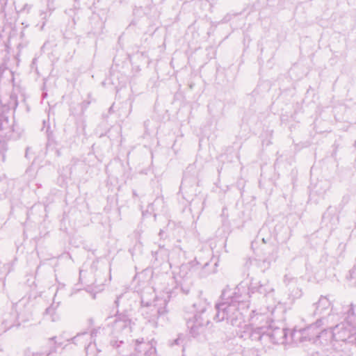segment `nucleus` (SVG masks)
<instances>
[{"label": "nucleus", "mask_w": 356, "mask_h": 356, "mask_svg": "<svg viewBox=\"0 0 356 356\" xmlns=\"http://www.w3.org/2000/svg\"><path fill=\"white\" fill-rule=\"evenodd\" d=\"M250 296L241 284L233 289L224 290L221 300L215 305V319L220 322L227 321L233 326L241 327L243 316L241 310L249 308Z\"/></svg>", "instance_id": "f257e3e1"}, {"label": "nucleus", "mask_w": 356, "mask_h": 356, "mask_svg": "<svg viewBox=\"0 0 356 356\" xmlns=\"http://www.w3.org/2000/svg\"><path fill=\"white\" fill-rule=\"evenodd\" d=\"M134 324L131 315L126 312L118 313L111 325V335L109 345L111 349L119 353L118 356H128L129 345L124 339L127 337Z\"/></svg>", "instance_id": "f03ea898"}, {"label": "nucleus", "mask_w": 356, "mask_h": 356, "mask_svg": "<svg viewBox=\"0 0 356 356\" xmlns=\"http://www.w3.org/2000/svg\"><path fill=\"white\" fill-rule=\"evenodd\" d=\"M342 313L343 321L332 327V339L356 346V304L343 307Z\"/></svg>", "instance_id": "7ed1b4c3"}, {"label": "nucleus", "mask_w": 356, "mask_h": 356, "mask_svg": "<svg viewBox=\"0 0 356 356\" xmlns=\"http://www.w3.org/2000/svg\"><path fill=\"white\" fill-rule=\"evenodd\" d=\"M173 287L165 286L161 289L162 297L154 295L153 300L147 297L148 292H143L141 296V312L144 318L154 325H156L158 318L167 312L166 305L170 298Z\"/></svg>", "instance_id": "20e7f679"}, {"label": "nucleus", "mask_w": 356, "mask_h": 356, "mask_svg": "<svg viewBox=\"0 0 356 356\" xmlns=\"http://www.w3.org/2000/svg\"><path fill=\"white\" fill-rule=\"evenodd\" d=\"M210 305L207 300L200 299L193 305V314L186 316V325L190 334L197 337L203 333L210 323L209 309Z\"/></svg>", "instance_id": "39448f33"}, {"label": "nucleus", "mask_w": 356, "mask_h": 356, "mask_svg": "<svg viewBox=\"0 0 356 356\" xmlns=\"http://www.w3.org/2000/svg\"><path fill=\"white\" fill-rule=\"evenodd\" d=\"M210 263L205 261L200 263L196 259L190 262L181 264L179 268V272L175 274L174 278L177 284H181L182 281L190 277L193 274L198 275L200 277H204L211 273L213 270H209Z\"/></svg>", "instance_id": "423d86ee"}, {"label": "nucleus", "mask_w": 356, "mask_h": 356, "mask_svg": "<svg viewBox=\"0 0 356 356\" xmlns=\"http://www.w3.org/2000/svg\"><path fill=\"white\" fill-rule=\"evenodd\" d=\"M241 327V330L238 332L240 338L252 342L267 343L268 336L266 334V327H254L252 324H244Z\"/></svg>", "instance_id": "0eeeda50"}, {"label": "nucleus", "mask_w": 356, "mask_h": 356, "mask_svg": "<svg viewBox=\"0 0 356 356\" xmlns=\"http://www.w3.org/2000/svg\"><path fill=\"white\" fill-rule=\"evenodd\" d=\"M134 351H131V347L129 345L128 356H157L156 354V341L154 339L150 341H145L143 338L137 339L135 341ZM114 356H118L120 354L118 351Z\"/></svg>", "instance_id": "6e6552de"}, {"label": "nucleus", "mask_w": 356, "mask_h": 356, "mask_svg": "<svg viewBox=\"0 0 356 356\" xmlns=\"http://www.w3.org/2000/svg\"><path fill=\"white\" fill-rule=\"evenodd\" d=\"M314 332V325L305 328L289 330L287 343L298 344L306 341H312V337L316 334Z\"/></svg>", "instance_id": "1a4fd4ad"}, {"label": "nucleus", "mask_w": 356, "mask_h": 356, "mask_svg": "<svg viewBox=\"0 0 356 356\" xmlns=\"http://www.w3.org/2000/svg\"><path fill=\"white\" fill-rule=\"evenodd\" d=\"M323 318H320L314 323V332L316 334L312 337V341L314 343H319L322 345H327L332 343L334 340L332 337V327L319 331L318 328L321 325Z\"/></svg>", "instance_id": "9d476101"}, {"label": "nucleus", "mask_w": 356, "mask_h": 356, "mask_svg": "<svg viewBox=\"0 0 356 356\" xmlns=\"http://www.w3.org/2000/svg\"><path fill=\"white\" fill-rule=\"evenodd\" d=\"M266 334L268 336L267 342L283 344L288 341L289 329L266 327Z\"/></svg>", "instance_id": "9b49d317"}, {"label": "nucleus", "mask_w": 356, "mask_h": 356, "mask_svg": "<svg viewBox=\"0 0 356 356\" xmlns=\"http://www.w3.org/2000/svg\"><path fill=\"white\" fill-rule=\"evenodd\" d=\"M17 105V96L13 90H0V106L3 112L15 109Z\"/></svg>", "instance_id": "f8f14e48"}, {"label": "nucleus", "mask_w": 356, "mask_h": 356, "mask_svg": "<svg viewBox=\"0 0 356 356\" xmlns=\"http://www.w3.org/2000/svg\"><path fill=\"white\" fill-rule=\"evenodd\" d=\"M245 289L246 293L249 294L250 298L251 297V294H254L256 292H258L260 294H263L265 296L274 292V288L268 281H266L264 283L251 282L248 288H245Z\"/></svg>", "instance_id": "ddd939ff"}, {"label": "nucleus", "mask_w": 356, "mask_h": 356, "mask_svg": "<svg viewBox=\"0 0 356 356\" xmlns=\"http://www.w3.org/2000/svg\"><path fill=\"white\" fill-rule=\"evenodd\" d=\"M314 315H323L327 316L330 314L332 309V301L327 296H321L318 302L314 304Z\"/></svg>", "instance_id": "4468645a"}, {"label": "nucleus", "mask_w": 356, "mask_h": 356, "mask_svg": "<svg viewBox=\"0 0 356 356\" xmlns=\"http://www.w3.org/2000/svg\"><path fill=\"white\" fill-rule=\"evenodd\" d=\"M13 131V122L9 121L8 117L3 111L0 114V138H10Z\"/></svg>", "instance_id": "2eb2a0df"}, {"label": "nucleus", "mask_w": 356, "mask_h": 356, "mask_svg": "<svg viewBox=\"0 0 356 356\" xmlns=\"http://www.w3.org/2000/svg\"><path fill=\"white\" fill-rule=\"evenodd\" d=\"M197 184V179L195 177H190L187 172H185L183 177L181 186L180 191L184 194V198L188 200L187 197L184 195H187L189 191H193V188Z\"/></svg>", "instance_id": "dca6fc26"}, {"label": "nucleus", "mask_w": 356, "mask_h": 356, "mask_svg": "<svg viewBox=\"0 0 356 356\" xmlns=\"http://www.w3.org/2000/svg\"><path fill=\"white\" fill-rule=\"evenodd\" d=\"M100 327L97 329L93 330L90 333L83 332L76 334L74 337L72 338L70 340L74 344H81L84 343L86 345L88 341L90 342V340H93L94 338L97 337V334L100 331Z\"/></svg>", "instance_id": "f3484780"}, {"label": "nucleus", "mask_w": 356, "mask_h": 356, "mask_svg": "<svg viewBox=\"0 0 356 356\" xmlns=\"http://www.w3.org/2000/svg\"><path fill=\"white\" fill-rule=\"evenodd\" d=\"M277 259V253H271L268 257L264 259H254L251 261L254 265L260 268L261 272H265L269 269L273 261Z\"/></svg>", "instance_id": "a211bd4d"}, {"label": "nucleus", "mask_w": 356, "mask_h": 356, "mask_svg": "<svg viewBox=\"0 0 356 356\" xmlns=\"http://www.w3.org/2000/svg\"><path fill=\"white\" fill-rule=\"evenodd\" d=\"M169 250L163 247H159V250L152 252L155 261L161 264L169 261Z\"/></svg>", "instance_id": "6ab92c4d"}, {"label": "nucleus", "mask_w": 356, "mask_h": 356, "mask_svg": "<svg viewBox=\"0 0 356 356\" xmlns=\"http://www.w3.org/2000/svg\"><path fill=\"white\" fill-rule=\"evenodd\" d=\"M107 280H104L102 282L99 277H96L94 282L92 283V286H90L89 291L93 294L92 298H95V294L99 293L104 290V286L105 285V282Z\"/></svg>", "instance_id": "aec40b11"}, {"label": "nucleus", "mask_w": 356, "mask_h": 356, "mask_svg": "<svg viewBox=\"0 0 356 356\" xmlns=\"http://www.w3.org/2000/svg\"><path fill=\"white\" fill-rule=\"evenodd\" d=\"M59 302L55 303L54 302L46 309L44 315L46 316H49V318L51 321H56L58 319V315L56 314V309L58 307Z\"/></svg>", "instance_id": "412c9836"}, {"label": "nucleus", "mask_w": 356, "mask_h": 356, "mask_svg": "<svg viewBox=\"0 0 356 356\" xmlns=\"http://www.w3.org/2000/svg\"><path fill=\"white\" fill-rule=\"evenodd\" d=\"M95 341V338L93 340H90V342L85 346L86 353L88 356H97L100 352V350L97 348Z\"/></svg>", "instance_id": "4be33fe9"}, {"label": "nucleus", "mask_w": 356, "mask_h": 356, "mask_svg": "<svg viewBox=\"0 0 356 356\" xmlns=\"http://www.w3.org/2000/svg\"><path fill=\"white\" fill-rule=\"evenodd\" d=\"M302 296V291L298 287H294L291 291L289 293V298L291 301L300 298Z\"/></svg>", "instance_id": "5701e85b"}, {"label": "nucleus", "mask_w": 356, "mask_h": 356, "mask_svg": "<svg viewBox=\"0 0 356 356\" xmlns=\"http://www.w3.org/2000/svg\"><path fill=\"white\" fill-rule=\"evenodd\" d=\"M7 149V144L5 142L0 141V163L5 161Z\"/></svg>", "instance_id": "b1692460"}, {"label": "nucleus", "mask_w": 356, "mask_h": 356, "mask_svg": "<svg viewBox=\"0 0 356 356\" xmlns=\"http://www.w3.org/2000/svg\"><path fill=\"white\" fill-rule=\"evenodd\" d=\"M283 281L286 285H289L293 283L296 284L297 279L291 276V275L286 274L284 275Z\"/></svg>", "instance_id": "393cba45"}, {"label": "nucleus", "mask_w": 356, "mask_h": 356, "mask_svg": "<svg viewBox=\"0 0 356 356\" xmlns=\"http://www.w3.org/2000/svg\"><path fill=\"white\" fill-rule=\"evenodd\" d=\"M3 323L5 324L6 329H9L13 326L17 325V323L16 322V316H15V317L12 320L4 319Z\"/></svg>", "instance_id": "a878e982"}, {"label": "nucleus", "mask_w": 356, "mask_h": 356, "mask_svg": "<svg viewBox=\"0 0 356 356\" xmlns=\"http://www.w3.org/2000/svg\"><path fill=\"white\" fill-rule=\"evenodd\" d=\"M55 339H56V337L49 339V342L51 343H52L54 346L52 347H51L50 352L48 353L47 356H49L51 355V353L56 352V348L58 347V344L56 343ZM60 345V344H59V346Z\"/></svg>", "instance_id": "bb28decb"}, {"label": "nucleus", "mask_w": 356, "mask_h": 356, "mask_svg": "<svg viewBox=\"0 0 356 356\" xmlns=\"http://www.w3.org/2000/svg\"><path fill=\"white\" fill-rule=\"evenodd\" d=\"M87 273L85 272L83 269H80L79 270V281L83 282V280H86V283H90V280L88 279L86 276Z\"/></svg>", "instance_id": "cd10ccee"}, {"label": "nucleus", "mask_w": 356, "mask_h": 356, "mask_svg": "<svg viewBox=\"0 0 356 356\" xmlns=\"http://www.w3.org/2000/svg\"><path fill=\"white\" fill-rule=\"evenodd\" d=\"M90 104V101H84L83 102H82L81 104V105H80L81 112L79 113L80 116L83 115L86 109L87 108V107L88 106V105Z\"/></svg>", "instance_id": "c85d7f7f"}, {"label": "nucleus", "mask_w": 356, "mask_h": 356, "mask_svg": "<svg viewBox=\"0 0 356 356\" xmlns=\"http://www.w3.org/2000/svg\"><path fill=\"white\" fill-rule=\"evenodd\" d=\"M350 277L351 280H355V284L356 286V266L350 271Z\"/></svg>", "instance_id": "c756f323"}, {"label": "nucleus", "mask_w": 356, "mask_h": 356, "mask_svg": "<svg viewBox=\"0 0 356 356\" xmlns=\"http://www.w3.org/2000/svg\"><path fill=\"white\" fill-rule=\"evenodd\" d=\"M124 294H121L120 296H118L115 301V304L116 305L117 307L119 306V303H120V299L124 296Z\"/></svg>", "instance_id": "7c9ffc66"}, {"label": "nucleus", "mask_w": 356, "mask_h": 356, "mask_svg": "<svg viewBox=\"0 0 356 356\" xmlns=\"http://www.w3.org/2000/svg\"><path fill=\"white\" fill-rule=\"evenodd\" d=\"M97 261H93L90 268L91 273H93L96 270Z\"/></svg>", "instance_id": "2f4dec72"}, {"label": "nucleus", "mask_w": 356, "mask_h": 356, "mask_svg": "<svg viewBox=\"0 0 356 356\" xmlns=\"http://www.w3.org/2000/svg\"><path fill=\"white\" fill-rule=\"evenodd\" d=\"M257 317V318H259V317L261 318L262 319L264 318V316L263 314L261 313V314H257L256 315H254V316L252 317V322H254V318Z\"/></svg>", "instance_id": "473e14b6"}, {"label": "nucleus", "mask_w": 356, "mask_h": 356, "mask_svg": "<svg viewBox=\"0 0 356 356\" xmlns=\"http://www.w3.org/2000/svg\"><path fill=\"white\" fill-rule=\"evenodd\" d=\"M182 341V339L180 338V337H178L177 339H176L175 340V342L174 343L175 344H177V345H179L180 344V341Z\"/></svg>", "instance_id": "72a5a7b5"}, {"label": "nucleus", "mask_w": 356, "mask_h": 356, "mask_svg": "<svg viewBox=\"0 0 356 356\" xmlns=\"http://www.w3.org/2000/svg\"><path fill=\"white\" fill-rule=\"evenodd\" d=\"M48 8H49V11H51V12L55 9V8L53 6V5H51V6L48 5Z\"/></svg>", "instance_id": "f704fd0d"}, {"label": "nucleus", "mask_w": 356, "mask_h": 356, "mask_svg": "<svg viewBox=\"0 0 356 356\" xmlns=\"http://www.w3.org/2000/svg\"><path fill=\"white\" fill-rule=\"evenodd\" d=\"M32 356H42V354L39 353H32Z\"/></svg>", "instance_id": "c9c22d12"}, {"label": "nucleus", "mask_w": 356, "mask_h": 356, "mask_svg": "<svg viewBox=\"0 0 356 356\" xmlns=\"http://www.w3.org/2000/svg\"><path fill=\"white\" fill-rule=\"evenodd\" d=\"M56 153L57 156H60V152L58 150H56Z\"/></svg>", "instance_id": "e433bc0d"}, {"label": "nucleus", "mask_w": 356, "mask_h": 356, "mask_svg": "<svg viewBox=\"0 0 356 356\" xmlns=\"http://www.w3.org/2000/svg\"><path fill=\"white\" fill-rule=\"evenodd\" d=\"M46 96H47V93H43V94H42V97H43V98H44Z\"/></svg>", "instance_id": "4c0bfd02"}, {"label": "nucleus", "mask_w": 356, "mask_h": 356, "mask_svg": "<svg viewBox=\"0 0 356 356\" xmlns=\"http://www.w3.org/2000/svg\"><path fill=\"white\" fill-rule=\"evenodd\" d=\"M85 127H86L85 122H83V129L85 128Z\"/></svg>", "instance_id": "58836bf2"}, {"label": "nucleus", "mask_w": 356, "mask_h": 356, "mask_svg": "<svg viewBox=\"0 0 356 356\" xmlns=\"http://www.w3.org/2000/svg\"><path fill=\"white\" fill-rule=\"evenodd\" d=\"M262 241H263V242H264V243H266V241H265V239H264V238H262Z\"/></svg>", "instance_id": "ea45409f"}, {"label": "nucleus", "mask_w": 356, "mask_h": 356, "mask_svg": "<svg viewBox=\"0 0 356 356\" xmlns=\"http://www.w3.org/2000/svg\"><path fill=\"white\" fill-rule=\"evenodd\" d=\"M111 275H109V280H108V281H110V280H111Z\"/></svg>", "instance_id": "a19ab883"}, {"label": "nucleus", "mask_w": 356, "mask_h": 356, "mask_svg": "<svg viewBox=\"0 0 356 356\" xmlns=\"http://www.w3.org/2000/svg\"><path fill=\"white\" fill-rule=\"evenodd\" d=\"M47 1H49V0H47Z\"/></svg>", "instance_id": "79ce46f5"}]
</instances>
